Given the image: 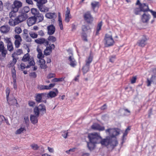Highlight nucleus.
Masks as SVG:
<instances>
[{
    "mask_svg": "<svg viewBox=\"0 0 156 156\" xmlns=\"http://www.w3.org/2000/svg\"><path fill=\"white\" fill-rule=\"evenodd\" d=\"M105 132L109 134V136L105 138L107 143V147L109 150H112L118 144L115 136L119 134V131L118 129L109 128L106 129Z\"/></svg>",
    "mask_w": 156,
    "mask_h": 156,
    "instance_id": "1",
    "label": "nucleus"
},
{
    "mask_svg": "<svg viewBox=\"0 0 156 156\" xmlns=\"http://www.w3.org/2000/svg\"><path fill=\"white\" fill-rule=\"evenodd\" d=\"M88 138L89 141L96 144L100 143L102 145L107 147L106 140L105 139H102L101 136L98 133H89L88 135Z\"/></svg>",
    "mask_w": 156,
    "mask_h": 156,
    "instance_id": "2",
    "label": "nucleus"
},
{
    "mask_svg": "<svg viewBox=\"0 0 156 156\" xmlns=\"http://www.w3.org/2000/svg\"><path fill=\"white\" fill-rule=\"evenodd\" d=\"M36 2L37 5L39 10L42 12H46L48 11L49 9L44 4L47 2V0H34Z\"/></svg>",
    "mask_w": 156,
    "mask_h": 156,
    "instance_id": "3",
    "label": "nucleus"
},
{
    "mask_svg": "<svg viewBox=\"0 0 156 156\" xmlns=\"http://www.w3.org/2000/svg\"><path fill=\"white\" fill-rule=\"evenodd\" d=\"M32 14L34 15V17L38 23L42 22L44 20V16L42 14L40 13L38 10L35 8L31 9Z\"/></svg>",
    "mask_w": 156,
    "mask_h": 156,
    "instance_id": "4",
    "label": "nucleus"
},
{
    "mask_svg": "<svg viewBox=\"0 0 156 156\" xmlns=\"http://www.w3.org/2000/svg\"><path fill=\"white\" fill-rule=\"evenodd\" d=\"M104 41L105 46L106 47L112 46L114 43L112 36L108 34L105 35Z\"/></svg>",
    "mask_w": 156,
    "mask_h": 156,
    "instance_id": "5",
    "label": "nucleus"
},
{
    "mask_svg": "<svg viewBox=\"0 0 156 156\" xmlns=\"http://www.w3.org/2000/svg\"><path fill=\"white\" fill-rule=\"evenodd\" d=\"M41 112L43 114L46 113V107L42 104H40L38 106H35L34 109V112H35L37 115Z\"/></svg>",
    "mask_w": 156,
    "mask_h": 156,
    "instance_id": "6",
    "label": "nucleus"
},
{
    "mask_svg": "<svg viewBox=\"0 0 156 156\" xmlns=\"http://www.w3.org/2000/svg\"><path fill=\"white\" fill-rule=\"evenodd\" d=\"M22 5V3L20 1L15 0L12 5V8L14 12H17L19 9Z\"/></svg>",
    "mask_w": 156,
    "mask_h": 156,
    "instance_id": "7",
    "label": "nucleus"
},
{
    "mask_svg": "<svg viewBox=\"0 0 156 156\" xmlns=\"http://www.w3.org/2000/svg\"><path fill=\"white\" fill-rule=\"evenodd\" d=\"M35 42L36 43L40 44H43L45 46H48L49 44V42L48 39L44 38H38L34 40Z\"/></svg>",
    "mask_w": 156,
    "mask_h": 156,
    "instance_id": "8",
    "label": "nucleus"
},
{
    "mask_svg": "<svg viewBox=\"0 0 156 156\" xmlns=\"http://www.w3.org/2000/svg\"><path fill=\"white\" fill-rule=\"evenodd\" d=\"M58 93V91L56 88L55 91H50L48 93H45L44 94L46 96V98H52L55 97Z\"/></svg>",
    "mask_w": 156,
    "mask_h": 156,
    "instance_id": "9",
    "label": "nucleus"
},
{
    "mask_svg": "<svg viewBox=\"0 0 156 156\" xmlns=\"http://www.w3.org/2000/svg\"><path fill=\"white\" fill-rule=\"evenodd\" d=\"M84 19L88 23H91L93 21V18L90 12H87L84 15Z\"/></svg>",
    "mask_w": 156,
    "mask_h": 156,
    "instance_id": "10",
    "label": "nucleus"
},
{
    "mask_svg": "<svg viewBox=\"0 0 156 156\" xmlns=\"http://www.w3.org/2000/svg\"><path fill=\"white\" fill-rule=\"evenodd\" d=\"M147 41V39L146 36L144 35L142 39L138 41L137 44L139 46L144 47L147 44L146 41Z\"/></svg>",
    "mask_w": 156,
    "mask_h": 156,
    "instance_id": "11",
    "label": "nucleus"
},
{
    "mask_svg": "<svg viewBox=\"0 0 156 156\" xmlns=\"http://www.w3.org/2000/svg\"><path fill=\"white\" fill-rule=\"evenodd\" d=\"M44 94L45 93H42L38 94H36L35 97V100L38 103L42 102L43 101L42 100V99H45L46 98L45 95L44 94L43 95V94Z\"/></svg>",
    "mask_w": 156,
    "mask_h": 156,
    "instance_id": "12",
    "label": "nucleus"
},
{
    "mask_svg": "<svg viewBox=\"0 0 156 156\" xmlns=\"http://www.w3.org/2000/svg\"><path fill=\"white\" fill-rule=\"evenodd\" d=\"M47 34L49 35H53L55 32V27L52 24L48 26L47 27Z\"/></svg>",
    "mask_w": 156,
    "mask_h": 156,
    "instance_id": "13",
    "label": "nucleus"
},
{
    "mask_svg": "<svg viewBox=\"0 0 156 156\" xmlns=\"http://www.w3.org/2000/svg\"><path fill=\"white\" fill-rule=\"evenodd\" d=\"M142 12H146L148 11H150L151 9H149L148 4L145 3H142L139 7Z\"/></svg>",
    "mask_w": 156,
    "mask_h": 156,
    "instance_id": "14",
    "label": "nucleus"
},
{
    "mask_svg": "<svg viewBox=\"0 0 156 156\" xmlns=\"http://www.w3.org/2000/svg\"><path fill=\"white\" fill-rule=\"evenodd\" d=\"M150 18V15L147 13L144 12L142 16L141 19L143 23L148 22Z\"/></svg>",
    "mask_w": 156,
    "mask_h": 156,
    "instance_id": "15",
    "label": "nucleus"
},
{
    "mask_svg": "<svg viewBox=\"0 0 156 156\" xmlns=\"http://www.w3.org/2000/svg\"><path fill=\"white\" fill-rule=\"evenodd\" d=\"M92 129L99 131H103L105 129L104 127L100 126L97 123H94L91 126Z\"/></svg>",
    "mask_w": 156,
    "mask_h": 156,
    "instance_id": "16",
    "label": "nucleus"
},
{
    "mask_svg": "<svg viewBox=\"0 0 156 156\" xmlns=\"http://www.w3.org/2000/svg\"><path fill=\"white\" fill-rule=\"evenodd\" d=\"M34 115H31L30 116V120L31 122L33 124H35L37 122L38 117H39V114L38 115L36 114L35 112H34Z\"/></svg>",
    "mask_w": 156,
    "mask_h": 156,
    "instance_id": "17",
    "label": "nucleus"
},
{
    "mask_svg": "<svg viewBox=\"0 0 156 156\" xmlns=\"http://www.w3.org/2000/svg\"><path fill=\"white\" fill-rule=\"evenodd\" d=\"M68 60L69 62V64L71 67H74L76 66V62L73 58V55L69 57Z\"/></svg>",
    "mask_w": 156,
    "mask_h": 156,
    "instance_id": "18",
    "label": "nucleus"
},
{
    "mask_svg": "<svg viewBox=\"0 0 156 156\" xmlns=\"http://www.w3.org/2000/svg\"><path fill=\"white\" fill-rule=\"evenodd\" d=\"M37 21L34 16L30 17L27 20V23L29 26L33 25Z\"/></svg>",
    "mask_w": 156,
    "mask_h": 156,
    "instance_id": "19",
    "label": "nucleus"
},
{
    "mask_svg": "<svg viewBox=\"0 0 156 156\" xmlns=\"http://www.w3.org/2000/svg\"><path fill=\"white\" fill-rule=\"evenodd\" d=\"M10 30V27L8 25H3L0 27V31L3 33H8Z\"/></svg>",
    "mask_w": 156,
    "mask_h": 156,
    "instance_id": "20",
    "label": "nucleus"
},
{
    "mask_svg": "<svg viewBox=\"0 0 156 156\" xmlns=\"http://www.w3.org/2000/svg\"><path fill=\"white\" fill-rule=\"evenodd\" d=\"M39 65L41 69H45L48 68V66L45 64V61L44 59L39 60Z\"/></svg>",
    "mask_w": 156,
    "mask_h": 156,
    "instance_id": "21",
    "label": "nucleus"
},
{
    "mask_svg": "<svg viewBox=\"0 0 156 156\" xmlns=\"http://www.w3.org/2000/svg\"><path fill=\"white\" fill-rule=\"evenodd\" d=\"M151 83L154 84H156V76L152 75L150 80L147 79V86H149Z\"/></svg>",
    "mask_w": 156,
    "mask_h": 156,
    "instance_id": "22",
    "label": "nucleus"
},
{
    "mask_svg": "<svg viewBox=\"0 0 156 156\" xmlns=\"http://www.w3.org/2000/svg\"><path fill=\"white\" fill-rule=\"evenodd\" d=\"M31 59L30 58V55L28 53L25 54L22 58L21 60L23 62H30Z\"/></svg>",
    "mask_w": 156,
    "mask_h": 156,
    "instance_id": "23",
    "label": "nucleus"
},
{
    "mask_svg": "<svg viewBox=\"0 0 156 156\" xmlns=\"http://www.w3.org/2000/svg\"><path fill=\"white\" fill-rule=\"evenodd\" d=\"M21 22L26 20L28 18V16L26 14H22L17 16Z\"/></svg>",
    "mask_w": 156,
    "mask_h": 156,
    "instance_id": "24",
    "label": "nucleus"
},
{
    "mask_svg": "<svg viewBox=\"0 0 156 156\" xmlns=\"http://www.w3.org/2000/svg\"><path fill=\"white\" fill-rule=\"evenodd\" d=\"M93 56L91 55V53H90L89 56L87 58L85 61L86 64V65L89 66L90 65V64L91 62L93 60Z\"/></svg>",
    "mask_w": 156,
    "mask_h": 156,
    "instance_id": "25",
    "label": "nucleus"
},
{
    "mask_svg": "<svg viewBox=\"0 0 156 156\" xmlns=\"http://www.w3.org/2000/svg\"><path fill=\"white\" fill-rule=\"evenodd\" d=\"M96 143H93L89 141L87 142V146L88 149L90 151L93 150L94 148Z\"/></svg>",
    "mask_w": 156,
    "mask_h": 156,
    "instance_id": "26",
    "label": "nucleus"
},
{
    "mask_svg": "<svg viewBox=\"0 0 156 156\" xmlns=\"http://www.w3.org/2000/svg\"><path fill=\"white\" fill-rule=\"evenodd\" d=\"M91 5L92 8L94 11L96 8H98L99 6V3L98 2L94 1L91 3Z\"/></svg>",
    "mask_w": 156,
    "mask_h": 156,
    "instance_id": "27",
    "label": "nucleus"
},
{
    "mask_svg": "<svg viewBox=\"0 0 156 156\" xmlns=\"http://www.w3.org/2000/svg\"><path fill=\"white\" fill-rule=\"evenodd\" d=\"M12 57L13 59L12 61H10V62L9 63V67H13L14 66L17 62V60L16 58H15V56H14L13 54L12 55Z\"/></svg>",
    "mask_w": 156,
    "mask_h": 156,
    "instance_id": "28",
    "label": "nucleus"
},
{
    "mask_svg": "<svg viewBox=\"0 0 156 156\" xmlns=\"http://www.w3.org/2000/svg\"><path fill=\"white\" fill-rule=\"evenodd\" d=\"M26 131V129L25 127H21L19 129L17 130L16 132V134H20Z\"/></svg>",
    "mask_w": 156,
    "mask_h": 156,
    "instance_id": "29",
    "label": "nucleus"
},
{
    "mask_svg": "<svg viewBox=\"0 0 156 156\" xmlns=\"http://www.w3.org/2000/svg\"><path fill=\"white\" fill-rule=\"evenodd\" d=\"M30 10V8L28 6H25L21 9V13L23 14H26Z\"/></svg>",
    "mask_w": 156,
    "mask_h": 156,
    "instance_id": "30",
    "label": "nucleus"
},
{
    "mask_svg": "<svg viewBox=\"0 0 156 156\" xmlns=\"http://www.w3.org/2000/svg\"><path fill=\"white\" fill-rule=\"evenodd\" d=\"M90 66H87L85 65L82 68V70L83 71V74H84L87 72L89 70Z\"/></svg>",
    "mask_w": 156,
    "mask_h": 156,
    "instance_id": "31",
    "label": "nucleus"
},
{
    "mask_svg": "<svg viewBox=\"0 0 156 156\" xmlns=\"http://www.w3.org/2000/svg\"><path fill=\"white\" fill-rule=\"evenodd\" d=\"M45 17L49 19H52L54 17L55 13L52 12H48L46 14Z\"/></svg>",
    "mask_w": 156,
    "mask_h": 156,
    "instance_id": "32",
    "label": "nucleus"
},
{
    "mask_svg": "<svg viewBox=\"0 0 156 156\" xmlns=\"http://www.w3.org/2000/svg\"><path fill=\"white\" fill-rule=\"evenodd\" d=\"M102 26V22L101 21L100 23H99L97 25V29H96V35H98L99 34V31L101 30V27Z\"/></svg>",
    "mask_w": 156,
    "mask_h": 156,
    "instance_id": "33",
    "label": "nucleus"
},
{
    "mask_svg": "<svg viewBox=\"0 0 156 156\" xmlns=\"http://www.w3.org/2000/svg\"><path fill=\"white\" fill-rule=\"evenodd\" d=\"M47 39L49 42L51 41L52 43L55 42L56 41V38L54 36L51 35H49Z\"/></svg>",
    "mask_w": 156,
    "mask_h": 156,
    "instance_id": "34",
    "label": "nucleus"
},
{
    "mask_svg": "<svg viewBox=\"0 0 156 156\" xmlns=\"http://www.w3.org/2000/svg\"><path fill=\"white\" fill-rule=\"evenodd\" d=\"M23 36L25 38L26 41L29 42H30L31 41V39L28 36V34L27 33H25L24 31Z\"/></svg>",
    "mask_w": 156,
    "mask_h": 156,
    "instance_id": "35",
    "label": "nucleus"
},
{
    "mask_svg": "<svg viewBox=\"0 0 156 156\" xmlns=\"http://www.w3.org/2000/svg\"><path fill=\"white\" fill-rule=\"evenodd\" d=\"M142 12L140 8H136L134 9L133 12L136 15L140 14V13Z\"/></svg>",
    "mask_w": 156,
    "mask_h": 156,
    "instance_id": "36",
    "label": "nucleus"
},
{
    "mask_svg": "<svg viewBox=\"0 0 156 156\" xmlns=\"http://www.w3.org/2000/svg\"><path fill=\"white\" fill-rule=\"evenodd\" d=\"M29 65H27L26 66H25V68H30L31 66L35 65V62L33 59H32L29 62Z\"/></svg>",
    "mask_w": 156,
    "mask_h": 156,
    "instance_id": "37",
    "label": "nucleus"
},
{
    "mask_svg": "<svg viewBox=\"0 0 156 156\" xmlns=\"http://www.w3.org/2000/svg\"><path fill=\"white\" fill-rule=\"evenodd\" d=\"M23 53V50L21 49H17L16 51L14 52L12 54L14 55V56H15V55H19Z\"/></svg>",
    "mask_w": 156,
    "mask_h": 156,
    "instance_id": "38",
    "label": "nucleus"
},
{
    "mask_svg": "<svg viewBox=\"0 0 156 156\" xmlns=\"http://www.w3.org/2000/svg\"><path fill=\"white\" fill-rule=\"evenodd\" d=\"M90 29V27L87 25H83L82 27V30L83 32L87 31Z\"/></svg>",
    "mask_w": 156,
    "mask_h": 156,
    "instance_id": "39",
    "label": "nucleus"
},
{
    "mask_svg": "<svg viewBox=\"0 0 156 156\" xmlns=\"http://www.w3.org/2000/svg\"><path fill=\"white\" fill-rule=\"evenodd\" d=\"M18 68L20 70L23 71L25 68V65L23 63H21L20 65H18Z\"/></svg>",
    "mask_w": 156,
    "mask_h": 156,
    "instance_id": "40",
    "label": "nucleus"
},
{
    "mask_svg": "<svg viewBox=\"0 0 156 156\" xmlns=\"http://www.w3.org/2000/svg\"><path fill=\"white\" fill-rule=\"evenodd\" d=\"M7 48L9 51H12L13 50V47L12 43L9 44H7Z\"/></svg>",
    "mask_w": 156,
    "mask_h": 156,
    "instance_id": "41",
    "label": "nucleus"
},
{
    "mask_svg": "<svg viewBox=\"0 0 156 156\" xmlns=\"http://www.w3.org/2000/svg\"><path fill=\"white\" fill-rule=\"evenodd\" d=\"M64 77H62L60 78H55L53 79V81L54 82H62L64 80Z\"/></svg>",
    "mask_w": 156,
    "mask_h": 156,
    "instance_id": "42",
    "label": "nucleus"
},
{
    "mask_svg": "<svg viewBox=\"0 0 156 156\" xmlns=\"http://www.w3.org/2000/svg\"><path fill=\"white\" fill-rule=\"evenodd\" d=\"M116 59L115 55H112L109 57V61L112 63H113Z\"/></svg>",
    "mask_w": 156,
    "mask_h": 156,
    "instance_id": "43",
    "label": "nucleus"
},
{
    "mask_svg": "<svg viewBox=\"0 0 156 156\" xmlns=\"http://www.w3.org/2000/svg\"><path fill=\"white\" fill-rule=\"evenodd\" d=\"M1 52L2 56L4 58L5 57H6V55L7 53V50L5 49V48L4 49L1 51Z\"/></svg>",
    "mask_w": 156,
    "mask_h": 156,
    "instance_id": "44",
    "label": "nucleus"
},
{
    "mask_svg": "<svg viewBox=\"0 0 156 156\" xmlns=\"http://www.w3.org/2000/svg\"><path fill=\"white\" fill-rule=\"evenodd\" d=\"M29 34L30 37L33 38H36L38 36L37 34L35 33L31 32Z\"/></svg>",
    "mask_w": 156,
    "mask_h": 156,
    "instance_id": "45",
    "label": "nucleus"
},
{
    "mask_svg": "<svg viewBox=\"0 0 156 156\" xmlns=\"http://www.w3.org/2000/svg\"><path fill=\"white\" fill-rule=\"evenodd\" d=\"M16 12H14L12 10L9 13V15L10 19H12V18L15 17L16 16V15L15 13Z\"/></svg>",
    "mask_w": 156,
    "mask_h": 156,
    "instance_id": "46",
    "label": "nucleus"
},
{
    "mask_svg": "<svg viewBox=\"0 0 156 156\" xmlns=\"http://www.w3.org/2000/svg\"><path fill=\"white\" fill-rule=\"evenodd\" d=\"M9 104L12 105H14L17 104V101L15 99H13L12 100L9 102Z\"/></svg>",
    "mask_w": 156,
    "mask_h": 156,
    "instance_id": "47",
    "label": "nucleus"
},
{
    "mask_svg": "<svg viewBox=\"0 0 156 156\" xmlns=\"http://www.w3.org/2000/svg\"><path fill=\"white\" fill-rule=\"evenodd\" d=\"M22 41H20L18 40H15L14 42L16 48H18L20 46L21 44L20 42Z\"/></svg>",
    "mask_w": 156,
    "mask_h": 156,
    "instance_id": "48",
    "label": "nucleus"
},
{
    "mask_svg": "<svg viewBox=\"0 0 156 156\" xmlns=\"http://www.w3.org/2000/svg\"><path fill=\"white\" fill-rule=\"evenodd\" d=\"M15 31L18 34H20L22 31L21 28L19 27H16L15 28Z\"/></svg>",
    "mask_w": 156,
    "mask_h": 156,
    "instance_id": "49",
    "label": "nucleus"
},
{
    "mask_svg": "<svg viewBox=\"0 0 156 156\" xmlns=\"http://www.w3.org/2000/svg\"><path fill=\"white\" fill-rule=\"evenodd\" d=\"M10 91L9 88H6V98L8 102H9V97Z\"/></svg>",
    "mask_w": 156,
    "mask_h": 156,
    "instance_id": "50",
    "label": "nucleus"
},
{
    "mask_svg": "<svg viewBox=\"0 0 156 156\" xmlns=\"http://www.w3.org/2000/svg\"><path fill=\"white\" fill-rule=\"evenodd\" d=\"M14 24H15V26L19 24V23H21L19 20V19L18 17L17 16L15 17L14 19Z\"/></svg>",
    "mask_w": 156,
    "mask_h": 156,
    "instance_id": "51",
    "label": "nucleus"
},
{
    "mask_svg": "<svg viewBox=\"0 0 156 156\" xmlns=\"http://www.w3.org/2000/svg\"><path fill=\"white\" fill-rule=\"evenodd\" d=\"M24 121L25 123L27 125H28L29 122L28 116L27 115L25 116L24 118Z\"/></svg>",
    "mask_w": 156,
    "mask_h": 156,
    "instance_id": "52",
    "label": "nucleus"
},
{
    "mask_svg": "<svg viewBox=\"0 0 156 156\" xmlns=\"http://www.w3.org/2000/svg\"><path fill=\"white\" fill-rule=\"evenodd\" d=\"M62 135L65 138H66L68 136V133L65 131H63Z\"/></svg>",
    "mask_w": 156,
    "mask_h": 156,
    "instance_id": "53",
    "label": "nucleus"
},
{
    "mask_svg": "<svg viewBox=\"0 0 156 156\" xmlns=\"http://www.w3.org/2000/svg\"><path fill=\"white\" fill-rule=\"evenodd\" d=\"M14 23V19H10L9 22V25L11 26H15V24Z\"/></svg>",
    "mask_w": 156,
    "mask_h": 156,
    "instance_id": "54",
    "label": "nucleus"
},
{
    "mask_svg": "<svg viewBox=\"0 0 156 156\" xmlns=\"http://www.w3.org/2000/svg\"><path fill=\"white\" fill-rule=\"evenodd\" d=\"M54 86L55 84L51 83L50 84L49 86L41 85L40 88H51L53 87Z\"/></svg>",
    "mask_w": 156,
    "mask_h": 156,
    "instance_id": "55",
    "label": "nucleus"
},
{
    "mask_svg": "<svg viewBox=\"0 0 156 156\" xmlns=\"http://www.w3.org/2000/svg\"><path fill=\"white\" fill-rule=\"evenodd\" d=\"M5 41L7 44H9L12 43L11 39L10 38L6 37L4 38Z\"/></svg>",
    "mask_w": 156,
    "mask_h": 156,
    "instance_id": "56",
    "label": "nucleus"
},
{
    "mask_svg": "<svg viewBox=\"0 0 156 156\" xmlns=\"http://www.w3.org/2000/svg\"><path fill=\"white\" fill-rule=\"evenodd\" d=\"M31 146L32 148L34 150H37L39 148V147L38 146V145L37 144H32L31 145Z\"/></svg>",
    "mask_w": 156,
    "mask_h": 156,
    "instance_id": "57",
    "label": "nucleus"
},
{
    "mask_svg": "<svg viewBox=\"0 0 156 156\" xmlns=\"http://www.w3.org/2000/svg\"><path fill=\"white\" fill-rule=\"evenodd\" d=\"M29 76L33 78H35L37 76V74L34 72H32L30 73Z\"/></svg>",
    "mask_w": 156,
    "mask_h": 156,
    "instance_id": "58",
    "label": "nucleus"
},
{
    "mask_svg": "<svg viewBox=\"0 0 156 156\" xmlns=\"http://www.w3.org/2000/svg\"><path fill=\"white\" fill-rule=\"evenodd\" d=\"M71 18V15L65 16V21L67 23H68L69 21L70 20Z\"/></svg>",
    "mask_w": 156,
    "mask_h": 156,
    "instance_id": "59",
    "label": "nucleus"
},
{
    "mask_svg": "<svg viewBox=\"0 0 156 156\" xmlns=\"http://www.w3.org/2000/svg\"><path fill=\"white\" fill-rule=\"evenodd\" d=\"M28 105L30 107H34L35 105V103L33 101H28Z\"/></svg>",
    "mask_w": 156,
    "mask_h": 156,
    "instance_id": "60",
    "label": "nucleus"
},
{
    "mask_svg": "<svg viewBox=\"0 0 156 156\" xmlns=\"http://www.w3.org/2000/svg\"><path fill=\"white\" fill-rule=\"evenodd\" d=\"M14 38H15L16 39V40H18V41H22V39L21 38V37L18 34L16 35L14 37Z\"/></svg>",
    "mask_w": 156,
    "mask_h": 156,
    "instance_id": "61",
    "label": "nucleus"
},
{
    "mask_svg": "<svg viewBox=\"0 0 156 156\" xmlns=\"http://www.w3.org/2000/svg\"><path fill=\"white\" fill-rule=\"evenodd\" d=\"M137 77L136 76H133L131 79V83L133 84L135 83L136 82Z\"/></svg>",
    "mask_w": 156,
    "mask_h": 156,
    "instance_id": "62",
    "label": "nucleus"
},
{
    "mask_svg": "<svg viewBox=\"0 0 156 156\" xmlns=\"http://www.w3.org/2000/svg\"><path fill=\"white\" fill-rule=\"evenodd\" d=\"M58 21H59V25L60 29L61 30H62L63 29V27L61 19L59 18Z\"/></svg>",
    "mask_w": 156,
    "mask_h": 156,
    "instance_id": "63",
    "label": "nucleus"
},
{
    "mask_svg": "<svg viewBox=\"0 0 156 156\" xmlns=\"http://www.w3.org/2000/svg\"><path fill=\"white\" fill-rule=\"evenodd\" d=\"M44 56L42 53H38L37 55V58L40 59H43L42 58L44 57Z\"/></svg>",
    "mask_w": 156,
    "mask_h": 156,
    "instance_id": "64",
    "label": "nucleus"
}]
</instances>
